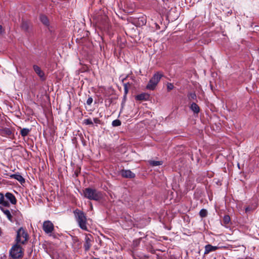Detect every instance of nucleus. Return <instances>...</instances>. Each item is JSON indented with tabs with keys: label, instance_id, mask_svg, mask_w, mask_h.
Here are the masks:
<instances>
[{
	"label": "nucleus",
	"instance_id": "cd10ccee",
	"mask_svg": "<svg viewBox=\"0 0 259 259\" xmlns=\"http://www.w3.org/2000/svg\"><path fill=\"white\" fill-rule=\"evenodd\" d=\"M83 122L84 124H85L86 125H89V124L93 125V122L92 120L90 118L84 119L83 120Z\"/></svg>",
	"mask_w": 259,
	"mask_h": 259
},
{
	"label": "nucleus",
	"instance_id": "4be33fe9",
	"mask_svg": "<svg viewBox=\"0 0 259 259\" xmlns=\"http://www.w3.org/2000/svg\"><path fill=\"white\" fill-rule=\"evenodd\" d=\"M149 163L150 165L152 166H156L158 165H160L162 164V161H155V160H150L149 161Z\"/></svg>",
	"mask_w": 259,
	"mask_h": 259
},
{
	"label": "nucleus",
	"instance_id": "2eb2a0df",
	"mask_svg": "<svg viewBox=\"0 0 259 259\" xmlns=\"http://www.w3.org/2000/svg\"><path fill=\"white\" fill-rule=\"evenodd\" d=\"M0 204L4 206L9 207L10 205L9 203L5 200L4 196L2 193H0Z\"/></svg>",
	"mask_w": 259,
	"mask_h": 259
},
{
	"label": "nucleus",
	"instance_id": "b1692460",
	"mask_svg": "<svg viewBox=\"0 0 259 259\" xmlns=\"http://www.w3.org/2000/svg\"><path fill=\"white\" fill-rule=\"evenodd\" d=\"M199 215L201 218H205L207 215V211L205 209H202L199 211Z\"/></svg>",
	"mask_w": 259,
	"mask_h": 259
},
{
	"label": "nucleus",
	"instance_id": "2f4dec72",
	"mask_svg": "<svg viewBox=\"0 0 259 259\" xmlns=\"http://www.w3.org/2000/svg\"><path fill=\"white\" fill-rule=\"evenodd\" d=\"M3 28L2 25H0V34H2L3 32Z\"/></svg>",
	"mask_w": 259,
	"mask_h": 259
},
{
	"label": "nucleus",
	"instance_id": "412c9836",
	"mask_svg": "<svg viewBox=\"0 0 259 259\" xmlns=\"http://www.w3.org/2000/svg\"><path fill=\"white\" fill-rule=\"evenodd\" d=\"M30 131V130L29 128H23L21 130L20 134L22 137H24L28 135Z\"/></svg>",
	"mask_w": 259,
	"mask_h": 259
},
{
	"label": "nucleus",
	"instance_id": "4468645a",
	"mask_svg": "<svg viewBox=\"0 0 259 259\" xmlns=\"http://www.w3.org/2000/svg\"><path fill=\"white\" fill-rule=\"evenodd\" d=\"M30 23L26 21H22L21 24V28L25 31H29V27H30Z\"/></svg>",
	"mask_w": 259,
	"mask_h": 259
},
{
	"label": "nucleus",
	"instance_id": "0eeeda50",
	"mask_svg": "<svg viewBox=\"0 0 259 259\" xmlns=\"http://www.w3.org/2000/svg\"><path fill=\"white\" fill-rule=\"evenodd\" d=\"M93 237L91 234H87L85 237V242L83 247L85 251H89L92 246L91 242Z\"/></svg>",
	"mask_w": 259,
	"mask_h": 259
},
{
	"label": "nucleus",
	"instance_id": "dca6fc26",
	"mask_svg": "<svg viewBox=\"0 0 259 259\" xmlns=\"http://www.w3.org/2000/svg\"><path fill=\"white\" fill-rule=\"evenodd\" d=\"M100 24L104 27H106L108 23V18L107 16L104 15L101 17Z\"/></svg>",
	"mask_w": 259,
	"mask_h": 259
},
{
	"label": "nucleus",
	"instance_id": "39448f33",
	"mask_svg": "<svg viewBox=\"0 0 259 259\" xmlns=\"http://www.w3.org/2000/svg\"><path fill=\"white\" fill-rule=\"evenodd\" d=\"M10 254L13 259L20 258L23 256L22 248L20 245L15 244L11 248Z\"/></svg>",
	"mask_w": 259,
	"mask_h": 259
},
{
	"label": "nucleus",
	"instance_id": "ddd939ff",
	"mask_svg": "<svg viewBox=\"0 0 259 259\" xmlns=\"http://www.w3.org/2000/svg\"><path fill=\"white\" fill-rule=\"evenodd\" d=\"M149 98V95L146 93H142L136 96V100L139 101L147 100Z\"/></svg>",
	"mask_w": 259,
	"mask_h": 259
},
{
	"label": "nucleus",
	"instance_id": "bb28decb",
	"mask_svg": "<svg viewBox=\"0 0 259 259\" xmlns=\"http://www.w3.org/2000/svg\"><path fill=\"white\" fill-rule=\"evenodd\" d=\"M188 97L189 100H195L196 99V95L195 93H190L188 95Z\"/></svg>",
	"mask_w": 259,
	"mask_h": 259
},
{
	"label": "nucleus",
	"instance_id": "1a4fd4ad",
	"mask_svg": "<svg viewBox=\"0 0 259 259\" xmlns=\"http://www.w3.org/2000/svg\"><path fill=\"white\" fill-rule=\"evenodd\" d=\"M120 174L122 177L125 178H134L136 176L135 174L130 170L123 169L120 171Z\"/></svg>",
	"mask_w": 259,
	"mask_h": 259
},
{
	"label": "nucleus",
	"instance_id": "f03ea898",
	"mask_svg": "<svg viewBox=\"0 0 259 259\" xmlns=\"http://www.w3.org/2000/svg\"><path fill=\"white\" fill-rule=\"evenodd\" d=\"M83 195L84 197L96 201H99L102 199V193L91 188H85L83 191Z\"/></svg>",
	"mask_w": 259,
	"mask_h": 259
},
{
	"label": "nucleus",
	"instance_id": "9b49d317",
	"mask_svg": "<svg viewBox=\"0 0 259 259\" xmlns=\"http://www.w3.org/2000/svg\"><path fill=\"white\" fill-rule=\"evenodd\" d=\"M5 196L12 204H15L16 203L17 200L13 194L8 192L5 194Z\"/></svg>",
	"mask_w": 259,
	"mask_h": 259
},
{
	"label": "nucleus",
	"instance_id": "423d86ee",
	"mask_svg": "<svg viewBox=\"0 0 259 259\" xmlns=\"http://www.w3.org/2000/svg\"><path fill=\"white\" fill-rule=\"evenodd\" d=\"M42 229L45 233L49 234L54 230V226L50 221H45L42 225Z\"/></svg>",
	"mask_w": 259,
	"mask_h": 259
},
{
	"label": "nucleus",
	"instance_id": "a878e982",
	"mask_svg": "<svg viewBox=\"0 0 259 259\" xmlns=\"http://www.w3.org/2000/svg\"><path fill=\"white\" fill-rule=\"evenodd\" d=\"M121 124V121L118 119H115L113 120L112 122V125L113 126H120Z\"/></svg>",
	"mask_w": 259,
	"mask_h": 259
},
{
	"label": "nucleus",
	"instance_id": "c85d7f7f",
	"mask_svg": "<svg viewBox=\"0 0 259 259\" xmlns=\"http://www.w3.org/2000/svg\"><path fill=\"white\" fill-rule=\"evenodd\" d=\"M174 88V86L171 83H167V90L168 92L172 90Z\"/></svg>",
	"mask_w": 259,
	"mask_h": 259
},
{
	"label": "nucleus",
	"instance_id": "9d476101",
	"mask_svg": "<svg viewBox=\"0 0 259 259\" xmlns=\"http://www.w3.org/2000/svg\"><path fill=\"white\" fill-rule=\"evenodd\" d=\"M219 248L218 246L207 244L205 246L204 254H207L210 252L214 251Z\"/></svg>",
	"mask_w": 259,
	"mask_h": 259
},
{
	"label": "nucleus",
	"instance_id": "f8f14e48",
	"mask_svg": "<svg viewBox=\"0 0 259 259\" xmlns=\"http://www.w3.org/2000/svg\"><path fill=\"white\" fill-rule=\"evenodd\" d=\"M11 178L15 179L18 181L21 184L25 183V179L19 174H13L10 176Z\"/></svg>",
	"mask_w": 259,
	"mask_h": 259
},
{
	"label": "nucleus",
	"instance_id": "473e14b6",
	"mask_svg": "<svg viewBox=\"0 0 259 259\" xmlns=\"http://www.w3.org/2000/svg\"><path fill=\"white\" fill-rule=\"evenodd\" d=\"M93 259H100V258H94Z\"/></svg>",
	"mask_w": 259,
	"mask_h": 259
},
{
	"label": "nucleus",
	"instance_id": "393cba45",
	"mask_svg": "<svg viewBox=\"0 0 259 259\" xmlns=\"http://www.w3.org/2000/svg\"><path fill=\"white\" fill-rule=\"evenodd\" d=\"M230 217L228 215H225L223 218V222L225 224L227 225L230 222Z\"/></svg>",
	"mask_w": 259,
	"mask_h": 259
},
{
	"label": "nucleus",
	"instance_id": "5701e85b",
	"mask_svg": "<svg viewBox=\"0 0 259 259\" xmlns=\"http://www.w3.org/2000/svg\"><path fill=\"white\" fill-rule=\"evenodd\" d=\"M124 86V95H126L128 92V89L131 87V84L128 83H125L123 84Z\"/></svg>",
	"mask_w": 259,
	"mask_h": 259
},
{
	"label": "nucleus",
	"instance_id": "c756f323",
	"mask_svg": "<svg viewBox=\"0 0 259 259\" xmlns=\"http://www.w3.org/2000/svg\"><path fill=\"white\" fill-rule=\"evenodd\" d=\"M93 102V99L92 97H89L87 101V104L89 105H90Z\"/></svg>",
	"mask_w": 259,
	"mask_h": 259
},
{
	"label": "nucleus",
	"instance_id": "a211bd4d",
	"mask_svg": "<svg viewBox=\"0 0 259 259\" xmlns=\"http://www.w3.org/2000/svg\"><path fill=\"white\" fill-rule=\"evenodd\" d=\"M190 108L195 113H198L200 111L199 106L195 103H193L191 105Z\"/></svg>",
	"mask_w": 259,
	"mask_h": 259
},
{
	"label": "nucleus",
	"instance_id": "20e7f679",
	"mask_svg": "<svg viewBox=\"0 0 259 259\" xmlns=\"http://www.w3.org/2000/svg\"><path fill=\"white\" fill-rule=\"evenodd\" d=\"M28 239V235L27 233L21 227L17 232L16 241L17 243L24 244Z\"/></svg>",
	"mask_w": 259,
	"mask_h": 259
},
{
	"label": "nucleus",
	"instance_id": "f257e3e1",
	"mask_svg": "<svg viewBox=\"0 0 259 259\" xmlns=\"http://www.w3.org/2000/svg\"><path fill=\"white\" fill-rule=\"evenodd\" d=\"M74 217L76 221L78 223L79 227L83 230H88L87 219L85 213L81 210L76 209L73 211Z\"/></svg>",
	"mask_w": 259,
	"mask_h": 259
},
{
	"label": "nucleus",
	"instance_id": "7c9ffc66",
	"mask_svg": "<svg viewBox=\"0 0 259 259\" xmlns=\"http://www.w3.org/2000/svg\"><path fill=\"white\" fill-rule=\"evenodd\" d=\"M94 122L95 123H97V124H99L100 123V120L98 118H94Z\"/></svg>",
	"mask_w": 259,
	"mask_h": 259
},
{
	"label": "nucleus",
	"instance_id": "6ab92c4d",
	"mask_svg": "<svg viewBox=\"0 0 259 259\" xmlns=\"http://www.w3.org/2000/svg\"><path fill=\"white\" fill-rule=\"evenodd\" d=\"M2 134L4 136H11L12 134V132L10 128H5L3 129L2 132Z\"/></svg>",
	"mask_w": 259,
	"mask_h": 259
},
{
	"label": "nucleus",
	"instance_id": "aec40b11",
	"mask_svg": "<svg viewBox=\"0 0 259 259\" xmlns=\"http://www.w3.org/2000/svg\"><path fill=\"white\" fill-rule=\"evenodd\" d=\"M1 210L4 212V213L7 216L9 220L12 221V216L11 214L10 211L8 209H5L3 208H1Z\"/></svg>",
	"mask_w": 259,
	"mask_h": 259
},
{
	"label": "nucleus",
	"instance_id": "6e6552de",
	"mask_svg": "<svg viewBox=\"0 0 259 259\" xmlns=\"http://www.w3.org/2000/svg\"><path fill=\"white\" fill-rule=\"evenodd\" d=\"M33 69L35 72L37 74V75L40 77V79L42 81H44L46 80V77L45 75V73L43 71L41 70L40 68L36 65H34L33 66Z\"/></svg>",
	"mask_w": 259,
	"mask_h": 259
},
{
	"label": "nucleus",
	"instance_id": "f3484780",
	"mask_svg": "<svg viewBox=\"0 0 259 259\" xmlns=\"http://www.w3.org/2000/svg\"><path fill=\"white\" fill-rule=\"evenodd\" d=\"M40 21L46 26H48L49 25V21L48 17L44 15L40 16Z\"/></svg>",
	"mask_w": 259,
	"mask_h": 259
},
{
	"label": "nucleus",
	"instance_id": "7ed1b4c3",
	"mask_svg": "<svg viewBox=\"0 0 259 259\" xmlns=\"http://www.w3.org/2000/svg\"><path fill=\"white\" fill-rule=\"evenodd\" d=\"M163 76V74L162 72H157L155 73L150 79L146 88L148 90H154Z\"/></svg>",
	"mask_w": 259,
	"mask_h": 259
}]
</instances>
